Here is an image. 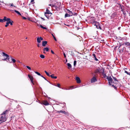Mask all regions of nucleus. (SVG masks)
Here are the masks:
<instances>
[{"mask_svg":"<svg viewBox=\"0 0 130 130\" xmlns=\"http://www.w3.org/2000/svg\"><path fill=\"white\" fill-rule=\"evenodd\" d=\"M8 110H6L5 111H4L1 115L0 121L4 122L6 121V115L8 113Z\"/></svg>","mask_w":130,"mask_h":130,"instance_id":"f257e3e1","label":"nucleus"},{"mask_svg":"<svg viewBox=\"0 0 130 130\" xmlns=\"http://www.w3.org/2000/svg\"><path fill=\"white\" fill-rule=\"evenodd\" d=\"M107 79H108V83L109 84V85H112V86L115 89H117V88L113 84H112L113 83H117V82H113L112 81V78L110 76H109V77H107Z\"/></svg>","mask_w":130,"mask_h":130,"instance_id":"f03ea898","label":"nucleus"},{"mask_svg":"<svg viewBox=\"0 0 130 130\" xmlns=\"http://www.w3.org/2000/svg\"><path fill=\"white\" fill-rule=\"evenodd\" d=\"M2 54H3V56H5L6 57V58L4 59V60H6L7 59L8 60V62H9V63H11L12 61H10L9 60V56L7 54H6L4 52H3Z\"/></svg>","mask_w":130,"mask_h":130,"instance_id":"7ed1b4c3","label":"nucleus"},{"mask_svg":"<svg viewBox=\"0 0 130 130\" xmlns=\"http://www.w3.org/2000/svg\"><path fill=\"white\" fill-rule=\"evenodd\" d=\"M90 22L94 25H95V24L98 22L95 21V19L94 17L91 18L90 19Z\"/></svg>","mask_w":130,"mask_h":130,"instance_id":"20e7f679","label":"nucleus"},{"mask_svg":"<svg viewBox=\"0 0 130 130\" xmlns=\"http://www.w3.org/2000/svg\"><path fill=\"white\" fill-rule=\"evenodd\" d=\"M44 15H45V16L46 17V18H48V19H49V16H47L46 14H52V13L50 12V11L48 10V9L47 8L46 10V12L45 13H44Z\"/></svg>","mask_w":130,"mask_h":130,"instance_id":"39448f33","label":"nucleus"},{"mask_svg":"<svg viewBox=\"0 0 130 130\" xmlns=\"http://www.w3.org/2000/svg\"><path fill=\"white\" fill-rule=\"evenodd\" d=\"M94 26H96V28L97 29H102V28L99 25V23L98 22L95 24Z\"/></svg>","mask_w":130,"mask_h":130,"instance_id":"423d86ee","label":"nucleus"},{"mask_svg":"<svg viewBox=\"0 0 130 130\" xmlns=\"http://www.w3.org/2000/svg\"><path fill=\"white\" fill-rule=\"evenodd\" d=\"M28 77L30 79L31 82L33 84V85H34V83L33 82V80H34V78L32 76H30V75L28 74Z\"/></svg>","mask_w":130,"mask_h":130,"instance_id":"0eeeda50","label":"nucleus"},{"mask_svg":"<svg viewBox=\"0 0 130 130\" xmlns=\"http://www.w3.org/2000/svg\"><path fill=\"white\" fill-rule=\"evenodd\" d=\"M7 22L9 24H10L11 25H13V21L11 20L10 18L9 19H8Z\"/></svg>","mask_w":130,"mask_h":130,"instance_id":"6e6552de","label":"nucleus"},{"mask_svg":"<svg viewBox=\"0 0 130 130\" xmlns=\"http://www.w3.org/2000/svg\"><path fill=\"white\" fill-rule=\"evenodd\" d=\"M42 104L46 106L48 105L49 104V103L46 100H44L42 101Z\"/></svg>","mask_w":130,"mask_h":130,"instance_id":"1a4fd4ad","label":"nucleus"},{"mask_svg":"<svg viewBox=\"0 0 130 130\" xmlns=\"http://www.w3.org/2000/svg\"><path fill=\"white\" fill-rule=\"evenodd\" d=\"M57 113H63L64 114L67 115L68 114V113L66 112L65 111H63L62 110H60V111H57Z\"/></svg>","mask_w":130,"mask_h":130,"instance_id":"9d476101","label":"nucleus"},{"mask_svg":"<svg viewBox=\"0 0 130 130\" xmlns=\"http://www.w3.org/2000/svg\"><path fill=\"white\" fill-rule=\"evenodd\" d=\"M97 81L96 78L95 77H93L91 79V82L92 83H94Z\"/></svg>","mask_w":130,"mask_h":130,"instance_id":"9b49d317","label":"nucleus"},{"mask_svg":"<svg viewBox=\"0 0 130 130\" xmlns=\"http://www.w3.org/2000/svg\"><path fill=\"white\" fill-rule=\"evenodd\" d=\"M124 44L127 46H130V43L127 41L124 42V43L122 45H123Z\"/></svg>","mask_w":130,"mask_h":130,"instance_id":"f8f14e48","label":"nucleus"},{"mask_svg":"<svg viewBox=\"0 0 130 130\" xmlns=\"http://www.w3.org/2000/svg\"><path fill=\"white\" fill-rule=\"evenodd\" d=\"M77 83H80L81 82V81L79 78L78 77H76V78Z\"/></svg>","mask_w":130,"mask_h":130,"instance_id":"ddd939ff","label":"nucleus"},{"mask_svg":"<svg viewBox=\"0 0 130 130\" xmlns=\"http://www.w3.org/2000/svg\"><path fill=\"white\" fill-rule=\"evenodd\" d=\"M104 70H102V74L103 75V77L104 78H105L106 77H107L106 78H107V77H107V76H106V74L104 73Z\"/></svg>","mask_w":130,"mask_h":130,"instance_id":"4468645a","label":"nucleus"},{"mask_svg":"<svg viewBox=\"0 0 130 130\" xmlns=\"http://www.w3.org/2000/svg\"><path fill=\"white\" fill-rule=\"evenodd\" d=\"M47 41H43L42 42V45L43 46H45L46 45L47 43Z\"/></svg>","mask_w":130,"mask_h":130,"instance_id":"2eb2a0df","label":"nucleus"},{"mask_svg":"<svg viewBox=\"0 0 130 130\" xmlns=\"http://www.w3.org/2000/svg\"><path fill=\"white\" fill-rule=\"evenodd\" d=\"M10 59L11 60H12V62H13V63H15L16 62V60L12 58V57L11 56H10L9 57V59Z\"/></svg>","mask_w":130,"mask_h":130,"instance_id":"dca6fc26","label":"nucleus"},{"mask_svg":"<svg viewBox=\"0 0 130 130\" xmlns=\"http://www.w3.org/2000/svg\"><path fill=\"white\" fill-rule=\"evenodd\" d=\"M92 56H93V58H94V59L96 61H98V59L96 58V56L94 54H92Z\"/></svg>","mask_w":130,"mask_h":130,"instance_id":"f3484780","label":"nucleus"},{"mask_svg":"<svg viewBox=\"0 0 130 130\" xmlns=\"http://www.w3.org/2000/svg\"><path fill=\"white\" fill-rule=\"evenodd\" d=\"M54 74H52L50 75V76L52 78L56 79L57 78L56 76H54Z\"/></svg>","mask_w":130,"mask_h":130,"instance_id":"a211bd4d","label":"nucleus"},{"mask_svg":"<svg viewBox=\"0 0 130 130\" xmlns=\"http://www.w3.org/2000/svg\"><path fill=\"white\" fill-rule=\"evenodd\" d=\"M124 72L128 75H129L130 76V70H129L128 71L125 70Z\"/></svg>","mask_w":130,"mask_h":130,"instance_id":"6ab92c4d","label":"nucleus"},{"mask_svg":"<svg viewBox=\"0 0 130 130\" xmlns=\"http://www.w3.org/2000/svg\"><path fill=\"white\" fill-rule=\"evenodd\" d=\"M67 65L68 66V69H70L72 67V66L70 63H67Z\"/></svg>","mask_w":130,"mask_h":130,"instance_id":"aec40b11","label":"nucleus"},{"mask_svg":"<svg viewBox=\"0 0 130 130\" xmlns=\"http://www.w3.org/2000/svg\"><path fill=\"white\" fill-rule=\"evenodd\" d=\"M67 10L68 11V13L69 14H70V15H71V16H72L73 15V13L72 11H70L69 10Z\"/></svg>","mask_w":130,"mask_h":130,"instance_id":"412c9836","label":"nucleus"},{"mask_svg":"<svg viewBox=\"0 0 130 130\" xmlns=\"http://www.w3.org/2000/svg\"><path fill=\"white\" fill-rule=\"evenodd\" d=\"M71 16V15H70V14L66 13L65 15V18H66L67 17H70Z\"/></svg>","mask_w":130,"mask_h":130,"instance_id":"4be33fe9","label":"nucleus"},{"mask_svg":"<svg viewBox=\"0 0 130 130\" xmlns=\"http://www.w3.org/2000/svg\"><path fill=\"white\" fill-rule=\"evenodd\" d=\"M9 18H7L6 17H4V18L3 19L4 21L5 22L6 21H7V20L8 19H9Z\"/></svg>","mask_w":130,"mask_h":130,"instance_id":"5701e85b","label":"nucleus"},{"mask_svg":"<svg viewBox=\"0 0 130 130\" xmlns=\"http://www.w3.org/2000/svg\"><path fill=\"white\" fill-rule=\"evenodd\" d=\"M46 51V52H48L49 51V48L48 47H45L43 49V51Z\"/></svg>","mask_w":130,"mask_h":130,"instance_id":"b1692460","label":"nucleus"},{"mask_svg":"<svg viewBox=\"0 0 130 130\" xmlns=\"http://www.w3.org/2000/svg\"><path fill=\"white\" fill-rule=\"evenodd\" d=\"M41 40H40V38L39 37H38L37 38V41L39 43H40L41 42Z\"/></svg>","mask_w":130,"mask_h":130,"instance_id":"393cba45","label":"nucleus"},{"mask_svg":"<svg viewBox=\"0 0 130 130\" xmlns=\"http://www.w3.org/2000/svg\"><path fill=\"white\" fill-rule=\"evenodd\" d=\"M14 11L17 13L18 15H21V14L20 13V12L16 10H14Z\"/></svg>","mask_w":130,"mask_h":130,"instance_id":"a878e982","label":"nucleus"},{"mask_svg":"<svg viewBox=\"0 0 130 130\" xmlns=\"http://www.w3.org/2000/svg\"><path fill=\"white\" fill-rule=\"evenodd\" d=\"M112 78L114 80V81L115 82H116V81H117V82H118V81L117 80V79L116 78V77H114L112 76Z\"/></svg>","mask_w":130,"mask_h":130,"instance_id":"bb28decb","label":"nucleus"},{"mask_svg":"<svg viewBox=\"0 0 130 130\" xmlns=\"http://www.w3.org/2000/svg\"><path fill=\"white\" fill-rule=\"evenodd\" d=\"M44 72L47 76H50V75L49 73H48L46 71H45Z\"/></svg>","mask_w":130,"mask_h":130,"instance_id":"cd10ccee","label":"nucleus"},{"mask_svg":"<svg viewBox=\"0 0 130 130\" xmlns=\"http://www.w3.org/2000/svg\"><path fill=\"white\" fill-rule=\"evenodd\" d=\"M35 72L36 74H37L38 75H39L41 76V74H40V73H39V72H38L35 71Z\"/></svg>","mask_w":130,"mask_h":130,"instance_id":"c85d7f7f","label":"nucleus"},{"mask_svg":"<svg viewBox=\"0 0 130 130\" xmlns=\"http://www.w3.org/2000/svg\"><path fill=\"white\" fill-rule=\"evenodd\" d=\"M40 27L44 29H47V28L41 25H40Z\"/></svg>","mask_w":130,"mask_h":130,"instance_id":"c756f323","label":"nucleus"},{"mask_svg":"<svg viewBox=\"0 0 130 130\" xmlns=\"http://www.w3.org/2000/svg\"><path fill=\"white\" fill-rule=\"evenodd\" d=\"M40 57L42 58H44L45 57L43 55H40Z\"/></svg>","mask_w":130,"mask_h":130,"instance_id":"7c9ffc66","label":"nucleus"},{"mask_svg":"<svg viewBox=\"0 0 130 130\" xmlns=\"http://www.w3.org/2000/svg\"><path fill=\"white\" fill-rule=\"evenodd\" d=\"M56 86H57L59 88H60V85L59 84H57V85H55Z\"/></svg>","mask_w":130,"mask_h":130,"instance_id":"2f4dec72","label":"nucleus"},{"mask_svg":"<svg viewBox=\"0 0 130 130\" xmlns=\"http://www.w3.org/2000/svg\"><path fill=\"white\" fill-rule=\"evenodd\" d=\"M76 60L74 61V66L75 67L76 65Z\"/></svg>","mask_w":130,"mask_h":130,"instance_id":"473e14b6","label":"nucleus"},{"mask_svg":"<svg viewBox=\"0 0 130 130\" xmlns=\"http://www.w3.org/2000/svg\"><path fill=\"white\" fill-rule=\"evenodd\" d=\"M119 52H121V51L122 52H123V50H124V47L121 50H120V49H119Z\"/></svg>","mask_w":130,"mask_h":130,"instance_id":"72a5a7b5","label":"nucleus"},{"mask_svg":"<svg viewBox=\"0 0 130 130\" xmlns=\"http://www.w3.org/2000/svg\"><path fill=\"white\" fill-rule=\"evenodd\" d=\"M26 67L28 69H29V70H31V69L30 67L28 66H26Z\"/></svg>","mask_w":130,"mask_h":130,"instance_id":"f704fd0d","label":"nucleus"},{"mask_svg":"<svg viewBox=\"0 0 130 130\" xmlns=\"http://www.w3.org/2000/svg\"><path fill=\"white\" fill-rule=\"evenodd\" d=\"M34 0H31V3L32 4H34L35 3V2H34Z\"/></svg>","mask_w":130,"mask_h":130,"instance_id":"c9c22d12","label":"nucleus"},{"mask_svg":"<svg viewBox=\"0 0 130 130\" xmlns=\"http://www.w3.org/2000/svg\"><path fill=\"white\" fill-rule=\"evenodd\" d=\"M4 21L3 19H0V22L2 23Z\"/></svg>","mask_w":130,"mask_h":130,"instance_id":"e433bc0d","label":"nucleus"},{"mask_svg":"<svg viewBox=\"0 0 130 130\" xmlns=\"http://www.w3.org/2000/svg\"><path fill=\"white\" fill-rule=\"evenodd\" d=\"M9 25V24L7 22L6 23V24L5 25V27H7Z\"/></svg>","mask_w":130,"mask_h":130,"instance_id":"4c0bfd02","label":"nucleus"},{"mask_svg":"<svg viewBox=\"0 0 130 130\" xmlns=\"http://www.w3.org/2000/svg\"><path fill=\"white\" fill-rule=\"evenodd\" d=\"M41 76L45 80L47 81V80L45 78V77H44L43 76H42V75H41Z\"/></svg>","mask_w":130,"mask_h":130,"instance_id":"58836bf2","label":"nucleus"},{"mask_svg":"<svg viewBox=\"0 0 130 130\" xmlns=\"http://www.w3.org/2000/svg\"><path fill=\"white\" fill-rule=\"evenodd\" d=\"M9 5L11 6H14L13 4V3L10 4Z\"/></svg>","mask_w":130,"mask_h":130,"instance_id":"ea45409f","label":"nucleus"},{"mask_svg":"<svg viewBox=\"0 0 130 130\" xmlns=\"http://www.w3.org/2000/svg\"><path fill=\"white\" fill-rule=\"evenodd\" d=\"M55 7V8L56 7V6L55 5H52V7Z\"/></svg>","mask_w":130,"mask_h":130,"instance_id":"a19ab883","label":"nucleus"},{"mask_svg":"<svg viewBox=\"0 0 130 130\" xmlns=\"http://www.w3.org/2000/svg\"><path fill=\"white\" fill-rule=\"evenodd\" d=\"M99 72H100L98 70H97L96 71V73H98Z\"/></svg>","mask_w":130,"mask_h":130,"instance_id":"79ce46f5","label":"nucleus"},{"mask_svg":"<svg viewBox=\"0 0 130 130\" xmlns=\"http://www.w3.org/2000/svg\"><path fill=\"white\" fill-rule=\"evenodd\" d=\"M40 39V40H43V38H42V37H40L39 38Z\"/></svg>","mask_w":130,"mask_h":130,"instance_id":"37998d69","label":"nucleus"},{"mask_svg":"<svg viewBox=\"0 0 130 130\" xmlns=\"http://www.w3.org/2000/svg\"><path fill=\"white\" fill-rule=\"evenodd\" d=\"M63 55L64 56V57L66 58V54H65V53H63Z\"/></svg>","mask_w":130,"mask_h":130,"instance_id":"c03bdc74","label":"nucleus"},{"mask_svg":"<svg viewBox=\"0 0 130 130\" xmlns=\"http://www.w3.org/2000/svg\"><path fill=\"white\" fill-rule=\"evenodd\" d=\"M51 52L53 54H54V52H53V51L52 50H51Z\"/></svg>","mask_w":130,"mask_h":130,"instance_id":"a18cd8bd","label":"nucleus"},{"mask_svg":"<svg viewBox=\"0 0 130 130\" xmlns=\"http://www.w3.org/2000/svg\"><path fill=\"white\" fill-rule=\"evenodd\" d=\"M53 38H54V40H55V41H57V39H56V38L55 37V36H54V37H53Z\"/></svg>","mask_w":130,"mask_h":130,"instance_id":"49530a36","label":"nucleus"},{"mask_svg":"<svg viewBox=\"0 0 130 130\" xmlns=\"http://www.w3.org/2000/svg\"><path fill=\"white\" fill-rule=\"evenodd\" d=\"M64 89H65V90H70V88L67 89L66 88H64Z\"/></svg>","mask_w":130,"mask_h":130,"instance_id":"de8ad7c7","label":"nucleus"},{"mask_svg":"<svg viewBox=\"0 0 130 130\" xmlns=\"http://www.w3.org/2000/svg\"><path fill=\"white\" fill-rule=\"evenodd\" d=\"M27 19L28 20H29V21H32V20H30V18H27Z\"/></svg>","mask_w":130,"mask_h":130,"instance_id":"09e8293b","label":"nucleus"},{"mask_svg":"<svg viewBox=\"0 0 130 130\" xmlns=\"http://www.w3.org/2000/svg\"><path fill=\"white\" fill-rule=\"evenodd\" d=\"M23 19H27L26 18V17H23Z\"/></svg>","mask_w":130,"mask_h":130,"instance_id":"8fccbe9b","label":"nucleus"},{"mask_svg":"<svg viewBox=\"0 0 130 130\" xmlns=\"http://www.w3.org/2000/svg\"><path fill=\"white\" fill-rule=\"evenodd\" d=\"M37 46L38 47H40V44L39 43L37 44Z\"/></svg>","mask_w":130,"mask_h":130,"instance_id":"3c124183","label":"nucleus"},{"mask_svg":"<svg viewBox=\"0 0 130 130\" xmlns=\"http://www.w3.org/2000/svg\"><path fill=\"white\" fill-rule=\"evenodd\" d=\"M122 45V44H120V45H119V48H118V49H119L120 47H121V45Z\"/></svg>","mask_w":130,"mask_h":130,"instance_id":"603ef678","label":"nucleus"},{"mask_svg":"<svg viewBox=\"0 0 130 130\" xmlns=\"http://www.w3.org/2000/svg\"><path fill=\"white\" fill-rule=\"evenodd\" d=\"M41 19H42V20H43L44 21V20H45V19H43V18H42L41 17Z\"/></svg>","mask_w":130,"mask_h":130,"instance_id":"864d4df0","label":"nucleus"},{"mask_svg":"<svg viewBox=\"0 0 130 130\" xmlns=\"http://www.w3.org/2000/svg\"><path fill=\"white\" fill-rule=\"evenodd\" d=\"M48 5L49 6H51V7H52V5L51 4H49Z\"/></svg>","mask_w":130,"mask_h":130,"instance_id":"5fc2aeb1","label":"nucleus"},{"mask_svg":"<svg viewBox=\"0 0 130 130\" xmlns=\"http://www.w3.org/2000/svg\"><path fill=\"white\" fill-rule=\"evenodd\" d=\"M73 86H70V88H73Z\"/></svg>","mask_w":130,"mask_h":130,"instance_id":"6e6d98bb","label":"nucleus"},{"mask_svg":"<svg viewBox=\"0 0 130 130\" xmlns=\"http://www.w3.org/2000/svg\"><path fill=\"white\" fill-rule=\"evenodd\" d=\"M52 36H53V37H54V35H53V34H52Z\"/></svg>","mask_w":130,"mask_h":130,"instance_id":"4d7b16f0","label":"nucleus"},{"mask_svg":"<svg viewBox=\"0 0 130 130\" xmlns=\"http://www.w3.org/2000/svg\"><path fill=\"white\" fill-rule=\"evenodd\" d=\"M18 61L20 63V62L19 61Z\"/></svg>","mask_w":130,"mask_h":130,"instance_id":"13d9d810","label":"nucleus"},{"mask_svg":"<svg viewBox=\"0 0 130 130\" xmlns=\"http://www.w3.org/2000/svg\"><path fill=\"white\" fill-rule=\"evenodd\" d=\"M27 39V37L25 38L26 39Z\"/></svg>","mask_w":130,"mask_h":130,"instance_id":"bf43d9fd","label":"nucleus"},{"mask_svg":"<svg viewBox=\"0 0 130 130\" xmlns=\"http://www.w3.org/2000/svg\"><path fill=\"white\" fill-rule=\"evenodd\" d=\"M43 53H45V51H44V52H43Z\"/></svg>","mask_w":130,"mask_h":130,"instance_id":"052dcab7","label":"nucleus"},{"mask_svg":"<svg viewBox=\"0 0 130 130\" xmlns=\"http://www.w3.org/2000/svg\"><path fill=\"white\" fill-rule=\"evenodd\" d=\"M120 28V27H118V28L119 29Z\"/></svg>","mask_w":130,"mask_h":130,"instance_id":"680f3d73","label":"nucleus"},{"mask_svg":"<svg viewBox=\"0 0 130 130\" xmlns=\"http://www.w3.org/2000/svg\"><path fill=\"white\" fill-rule=\"evenodd\" d=\"M125 69H127V68H125Z\"/></svg>","mask_w":130,"mask_h":130,"instance_id":"e2e57ef3","label":"nucleus"}]
</instances>
